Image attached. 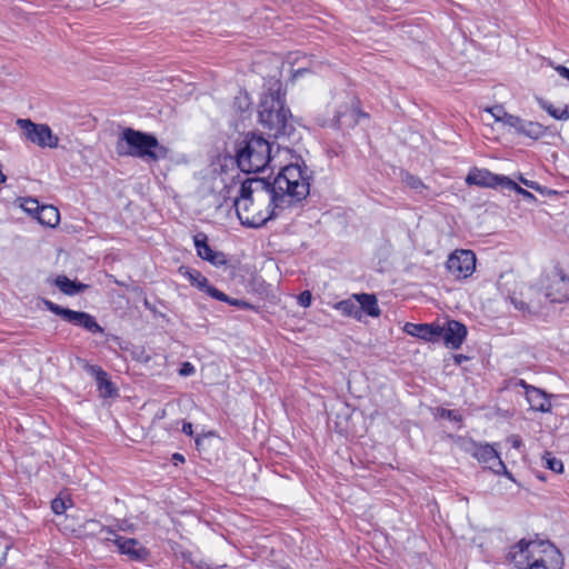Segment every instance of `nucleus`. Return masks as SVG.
Masks as SVG:
<instances>
[{
  "instance_id": "nucleus-1",
  "label": "nucleus",
  "mask_w": 569,
  "mask_h": 569,
  "mask_svg": "<svg viewBox=\"0 0 569 569\" xmlns=\"http://www.w3.org/2000/svg\"><path fill=\"white\" fill-rule=\"evenodd\" d=\"M233 204L240 222L252 228L263 226L278 214L277 210L284 208L281 198L270 189V182L260 178L243 181Z\"/></svg>"
},
{
  "instance_id": "nucleus-2",
  "label": "nucleus",
  "mask_w": 569,
  "mask_h": 569,
  "mask_svg": "<svg viewBox=\"0 0 569 569\" xmlns=\"http://www.w3.org/2000/svg\"><path fill=\"white\" fill-rule=\"evenodd\" d=\"M116 152L121 157H134L146 162H158L168 157L169 149L160 144L151 133L126 128L116 143Z\"/></svg>"
},
{
  "instance_id": "nucleus-3",
  "label": "nucleus",
  "mask_w": 569,
  "mask_h": 569,
  "mask_svg": "<svg viewBox=\"0 0 569 569\" xmlns=\"http://www.w3.org/2000/svg\"><path fill=\"white\" fill-rule=\"evenodd\" d=\"M309 174L303 164H288L281 169L278 176L270 183L273 194L281 198V203L286 207L293 202L305 199L310 191Z\"/></svg>"
},
{
  "instance_id": "nucleus-4",
  "label": "nucleus",
  "mask_w": 569,
  "mask_h": 569,
  "mask_svg": "<svg viewBox=\"0 0 569 569\" xmlns=\"http://www.w3.org/2000/svg\"><path fill=\"white\" fill-rule=\"evenodd\" d=\"M259 120L274 138L290 137L293 132L291 113L284 106L280 88L269 90L260 101Z\"/></svg>"
},
{
  "instance_id": "nucleus-5",
  "label": "nucleus",
  "mask_w": 569,
  "mask_h": 569,
  "mask_svg": "<svg viewBox=\"0 0 569 569\" xmlns=\"http://www.w3.org/2000/svg\"><path fill=\"white\" fill-rule=\"evenodd\" d=\"M237 164L243 172H260L272 160L271 143L260 134H247L237 149Z\"/></svg>"
},
{
  "instance_id": "nucleus-6",
  "label": "nucleus",
  "mask_w": 569,
  "mask_h": 569,
  "mask_svg": "<svg viewBox=\"0 0 569 569\" xmlns=\"http://www.w3.org/2000/svg\"><path fill=\"white\" fill-rule=\"evenodd\" d=\"M541 287L545 289V298L551 302H565L569 299V277L559 268L553 267L540 279Z\"/></svg>"
},
{
  "instance_id": "nucleus-7",
  "label": "nucleus",
  "mask_w": 569,
  "mask_h": 569,
  "mask_svg": "<svg viewBox=\"0 0 569 569\" xmlns=\"http://www.w3.org/2000/svg\"><path fill=\"white\" fill-rule=\"evenodd\" d=\"M43 305L49 311L61 317L69 323L83 328L91 333H103V328L97 322L96 318L88 312L63 308L50 300H43Z\"/></svg>"
},
{
  "instance_id": "nucleus-8",
  "label": "nucleus",
  "mask_w": 569,
  "mask_h": 569,
  "mask_svg": "<svg viewBox=\"0 0 569 569\" xmlns=\"http://www.w3.org/2000/svg\"><path fill=\"white\" fill-rule=\"evenodd\" d=\"M16 123L29 142L40 148L58 147L59 138L52 133L48 124L34 123L30 119H18Z\"/></svg>"
},
{
  "instance_id": "nucleus-9",
  "label": "nucleus",
  "mask_w": 569,
  "mask_h": 569,
  "mask_svg": "<svg viewBox=\"0 0 569 569\" xmlns=\"http://www.w3.org/2000/svg\"><path fill=\"white\" fill-rule=\"evenodd\" d=\"M470 452L480 463L485 465L493 473L503 475L515 481L512 473L508 471L493 446L489 443H472Z\"/></svg>"
},
{
  "instance_id": "nucleus-10",
  "label": "nucleus",
  "mask_w": 569,
  "mask_h": 569,
  "mask_svg": "<svg viewBox=\"0 0 569 569\" xmlns=\"http://www.w3.org/2000/svg\"><path fill=\"white\" fill-rule=\"evenodd\" d=\"M446 266L456 279H466L476 269V256L471 250H456L449 256Z\"/></svg>"
},
{
  "instance_id": "nucleus-11",
  "label": "nucleus",
  "mask_w": 569,
  "mask_h": 569,
  "mask_svg": "<svg viewBox=\"0 0 569 569\" xmlns=\"http://www.w3.org/2000/svg\"><path fill=\"white\" fill-rule=\"evenodd\" d=\"M538 542L536 540H520L510 548L508 559L517 569H532L531 563L538 556Z\"/></svg>"
},
{
  "instance_id": "nucleus-12",
  "label": "nucleus",
  "mask_w": 569,
  "mask_h": 569,
  "mask_svg": "<svg viewBox=\"0 0 569 569\" xmlns=\"http://www.w3.org/2000/svg\"><path fill=\"white\" fill-rule=\"evenodd\" d=\"M545 299V293H541L540 289L535 286H526L519 296L510 297L515 308L523 313L539 311L543 306Z\"/></svg>"
},
{
  "instance_id": "nucleus-13",
  "label": "nucleus",
  "mask_w": 569,
  "mask_h": 569,
  "mask_svg": "<svg viewBox=\"0 0 569 569\" xmlns=\"http://www.w3.org/2000/svg\"><path fill=\"white\" fill-rule=\"evenodd\" d=\"M531 566L532 569H562L563 558L552 543L539 541L538 556H536Z\"/></svg>"
},
{
  "instance_id": "nucleus-14",
  "label": "nucleus",
  "mask_w": 569,
  "mask_h": 569,
  "mask_svg": "<svg viewBox=\"0 0 569 569\" xmlns=\"http://www.w3.org/2000/svg\"><path fill=\"white\" fill-rule=\"evenodd\" d=\"M466 183L481 188H503L505 184L512 186L509 177L496 174L488 169L472 168L466 177Z\"/></svg>"
},
{
  "instance_id": "nucleus-15",
  "label": "nucleus",
  "mask_w": 569,
  "mask_h": 569,
  "mask_svg": "<svg viewBox=\"0 0 569 569\" xmlns=\"http://www.w3.org/2000/svg\"><path fill=\"white\" fill-rule=\"evenodd\" d=\"M438 331V341L443 340L452 349L460 348L467 336L466 326L456 320H449L445 326L439 325Z\"/></svg>"
},
{
  "instance_id": "nucleus-16",
  "label": "nucleus",
  "mask_w": 569,
  "mask_h": 569,
  "mask_svg": "<svg viewBox=\"0 0 569 569\" xmlns=\"http://www.w3.org/2000/svg\"><path fill=\"white\" fill-rule=\"evenodd\" d=\"M193 243L199 258L210 262L216 267H220L227 263V259L223 252L214 251L208 244V237L203 232H198L193 236Z\"/></svg>"
},
{
  "instance_id": "nucleus-17",
  "label": "nucleus",
  "mask_w": 569,
  "mask_h": 569,
  "mask_svg": "<svg viewBox=\"0 0 569 569\" xmlns=\"http://www.w3.org/2000/svg\"><path fill=\"white\" fill-rule=\"evenodd\" d=\"M112 541L118 547L119 551L128 556L134 561H144L149 557V551L138 540L132 538L120 537L116 533Z\"/></svg>"
},
{
  "instance_id": "nucleus-18",
  "label": "nucleus",
  "mask_w": 569,
  "mask_h": 569,
  "mask_svg": "<svg viewBox=\"0 0 569 569\" xmlns=\"http://www.w3.org/2000/svg\"><path fill=\"white\" fill-rule=\"evenodd\" d=\"M439 325L436 323H412L407 322L403 326V331L407 335L423 339L426 341H438Z\"/></svg>"
},
{
  "instance_id": "nucleus-19",
  "label": "nucleus",
  "mask_w": 569,
  "mask_h": 569,
  "mask_svg": "<svg viewBox=\"0 0 569 569\" xmlns=\"http://www.w3.org/2000/svg\"><path fill=\"white\" fill-rule=\"evenodd\" d=\"M87 371L96 379L100 396L112 397L117 393L113 383L109 380L107 372L99 366H88Z\"/></svg>"
},
{
  "instance_id": "nucleus-20",
  "label": "nucleus",
  "mask_w": 569,
  "mask_h": 569,
  "mask_svg": "<svg viewBox=\"0 0 569 569\" xmlns=\"http://www.w3.org/2000/svg\"><path fill=\"white\" fill-rule=\"evenodd\" d=\"M526 396L531 409L541 412L550 410L551 402L542 390L536 387H530L527 389Z\"/></svg>"
},
{
  "instance_id": "nucleus-21",
  "label": "nucleus",
  "mask_w": 569,
  "mask_h": 569,
  "mask_svg": "<svg viewBox=\"0 0 569 569\" xmlns=\"http://www.w3.org/2000/svg\"><path fill=\"white\" fill-rule=\"evenodd\" d=\"M106 532L104 539L112 540L116 532L110 528L104 527L102 523L94 519H89L83 522L80 530L81 537H92Z\"/></svg>"
},
{
  "instance_id": "nucleus-22",
  "label": "nucleus",
  "mask_w": 569,
  "mask_h": 569,
  "mask_svg": "<svg viewBox=\"0 0 569 569\" xmlns=\"http://www.w3.org/2000/svg\"><path fill=\"white\" fill-rule=\"evenodd\" d=\"M353 298L357 300L359 308H361V313L366 312L370 317H378L380 315L378 301L373 295L360 293L353 295Z\"/></svg>"
},
{
  "instance_id": "nucleus-23",
  "label": "nucleus",
  "mask_w": 569,
  "mask_h": 569,
  "mask_svg": "<svg viewBox=\"0 0 569 569\" xmlns=\"http://www.w3.org/2000/svg\"><path fill=\"white\" fill-rule=\"evenodd\" d=\"M54 284L59 288L61 292L68 296L77 295L88 288L87 284L77 282L74 280H70L66 276H58L54 279Z\"/></svg>"
},
{
  "instance_id": "nucleus-24",
  "label": "nucleus",
  "mask_w": 569,
  "mask_h": 569,
  "mask_svg": "<svg viewBox=\"0 0 569 569\" xmlns=\"http://www.w3.org/2000/svg\"><path fill=\"white\" fill-rule=\"evenodd\" d=\"M37 220L48 227H56L60 221V213L53 206H41Z\"/></svg>"
},
{
  "instance_id": "nucleus-25",
  "label": "nucleus",
  "mask_w": 569,
  "mask_h": 569,
  "mask_svg": "<svg viewBox=\"0 0 569 569\" xmlns=\"http://www.w3.org/2000/svg\"><path fill=\"white\" fill-rule=\"evenodd\" d=\"M333 308L340 311L343 316L352 317L357 320L361 319V308H359L358 302L353 297L337 302Z\"/></svg>"
},
{
  "instance_id": "nucleus-26",
  "label": "nucleus",
  "mask_w": 569,
  "mask_h": 569,
  "mask_svg": "<svg viewBox=\"0 0 569 569\" xmlns=\"http://www.w3.org/2000/svg\"><path fill=\"white\" fill-rule=\"evenodd\" d=\"M545 133L546 128L539 122L526 121L522 119L521 127H519V134L536 140L543 137Z\"/></svg>"
},
{
  "instance_id": "nucleus-27",
  "label": "nucleus",
  "mask_w": 569,
  "mask_h": 569,
  "mask_svg": "<svg viewBox=\"0 0 569 569\" xmlns=\"http://www.w3.org/2000/svg\"><path fill=\"white\" fill-rule=\"evenodd\" d=\"M361 113L355 107H346L345 111H337L335 120L339 127H351L358 122V117Z\"/></svg>"
},
{
  "instance_id": "nucleus-28",
  "label": "nucleus",
  "mask_w": 569,
  "mask_h": 569,
  "mask_svg": "<svg viewBox=\"0 0 569 569\" xmlns=\"http://www.w3.org/2000/svg\"><path fill=\"white\" fill-rule=\"evenodd\" d=\"M179 272L184 276L192 286L198 287L201 290H204L208 287V279L202 276V273L196 269H190L187 267H181Z\"/></svg>"
},
{
  "instance_id": "nucleus-29",
  "label": "nucleus",
  "mask_w": 569,
  "mask_h": 569,
  "mask_svg": "<svg viewBox=\"0 0 569 569\" xmlns=\"http://www.w3.org/2000/svg\"><path fill=\"white\" fill-rule=\"evenodd\" d=\"M541 108L547 111L552 118L557 120H568L569 119V108L565 106L562 109L553 107V104L548 103L546 101H540Z\"/></svg>"
},
{
  "instance_id": "nucleus-30",
  "label": "nucleus",
  "mask_w": 569,
  "mask_h": 569,
  "mask_svg": "<svg viewBox=\"0 0 569 569\" xmlns=\"http://www.w3.org/2000/svg\"><path fill=\"white\" fill-rule=\"evenodd\" d=\"M18 201L20 202L19 206L23 211L37 218V216L39 214V210L41 208L37 199L19 198Z\"/></svg>"
},
{
  "instance_id": "nucleus-31",
  "label": "nucleus",
  "mask_w": 569,
  "mask_h": 569,
  "mask_svg": "<svg viewBox=\"0 0 569 569\" xmlns=\"http://www.w3.org/2000/svg\"><path fill=\"white\" fill-rule=\"evenodd\" d=\"M545 461V467L557 472L561 473L563 471V463L560 459L553 457L550 452H546L542 457Z\"/></svg>"
},
{
  "instance_id": "nucleus-32",
  "label": "nucleus",
  "mask_w": 569,
  "mask_h": 569,
  "mask_svg": "<svg viewBox=\"0 0 569 569\" xmlns=\"http://www.w3.org/2000/svg\"><path fill=\"white\" fill-rule=\"evenodd\" d=\"M509 182L512 184V186H509V184H505L502 189H507V190H513L516 191L518 194L522 196L523 199L528 200V201H535L536 200V197L527 191L526 189L521 188L520 186H518L513 180H511L509 178Z\"/></svg>"
},
{
  "instance_id": "nucleus-33",
  "label": "nucleus",
  "mask_w": 569,
  "mask_h": 569,
  "mask_svg": "<svg viewBox=\"0 0 569 569\" xmlns=\"http://www.w3.org/2000/svg\"><path fill=\"white\" fill-rule=\"evenodd\" d=\"M204 290H206V292L210 297H212V298H214V299H217L219 301H226V302H229L231 305H239L238 301H231L226 293H223L222 291L218 290L217 288L210 286L209 283H208V287H206Z\"/></svg>"
},
{
  "instance_id": "nucleus-34",
  "label": "nucleus",
  "mask_w": 569,
  "mask_h": 569,
  "mask_svg": "<svg viewBox=\"0 0 569 569\" xmlns=\"http://www.w3.org/2000/svg\"><path fill=\"white\" fill-rule=\"evenodd\" d=\"M403 182L406 183V186L413 190H421L425 188V184L421 181V179L410 173H406L403 176Z\"/></svg>"
},
{
  "instance_id": "nucleus-35",
  "label": "nucleus",
  "mask_w": 569,
  "mask_h": 569,
  "mask_svg": "<svg viewBox=\"0 0 569 569\" xmlns=\"http://www.w3.org/2000/svg\"><path fill=\"white\" fill-rule=\"evenodd\" d=\"M51 509L56 515H61L67 509V503L62 498H54L51 502Z\"/></svg>"
},
{
  "instance_id": "nucleus-36",
  "label": "nucleus",
  "mask_w": 569,
  "mask_h": 569,
  "mask_svg": "<svg viewBox=\"0 0 569 569\" xmlns=\"http://www.w3.org/2000/svg\"><path fill=\"white\" fill-rule=\"evenodd\" d=\"M486 111L489 112L497 122H499L502 118V114L506 113V110L502 106H493L491 108H487Z\"/></svg>"
},
{
  "instance_id": "nucleus-37",
  "label": "nucleus",
  "mask_w": 569,
  "mask_h": 569,
  "mask_svg": "<svg viewBox=\"0 0 569 569\" xmlns=\"http://www.w3.org/2000/svg\"><path fill=\"white\" fill-rule=\"evenodd\" d=\"M312 296L310 291H303L298 297V302L302 307H309L311 305Z\"/></svg>"
},
{
  "instance_id": "nucleus-38",
  "label": "nucleus",
  "mask_w": 569,
  "mask_h": 569,
  "mask_svg": "<svg viewBox=\"0 0 569 569\" xmlns=\"http://www.w3.org/2000/svg\"><path fill=\"white\" fill-rule=\"evenodd\" d=\"M180 376L188 377L194 373V367L190 362H183L180 370Z\"/></svg>"
},
{
  "instance_id": "nucleus-39",
  "label": "nucleus",
  "mask_w": 569,
  "mask_h": 569,
  "mask_svg": "<svg viewBox=\"0 0 569 569\" xmlns=\"http://www.w3.org/2000/svg\"><path fill=\"white\" fill-rule=\"evenodd\" d=\"M550 64L559 73V76H561L562 78H565L569 81V69L567 67L561 66V64L553 66V63H551V62H550Z\"/></svg>"
},
{
  "instance_id": "nucleus-40",
  "label": "nucleus",
  "mask_w": 569,
  "mask_h": 569,
  "mask_svg": "<svg viewBox=\"0 0 569 569\" xmlns=\"http://www.w3.org/2000/svg\"><path fill=\"white\" fill-rule=\"evenodd\" d=\"M508 441L511 443V446L516 449H519L522 446V440L519 436L512 435L508 438Z\"/></svg>"
},
{
  "instance_id": "nucleus-41",
  "label": "nucleus",
  "mask_w": 569,
  "mask_h": 569,
  "mask_svg": "<svg viewBox=\"0 0 569 569\" xmlns=\"http://www.w3.org/2000/svg\"><path fill=\"white\" fill-rule=\"evenodd\" d=\"M521 118L515 116V121L510 120L507 127L515 129V131L519 134V127H521Z\"/></svg>"
},
{
  "instance_id": "nucleus-42",
  "label": "nucleus",
  "mask_w": 569,
  "mask_h": 569,
  "mask_svg": "<svg viewBox=\"0 0 569 569\" xmlns=\"http://www.w3.org/2000/svg\"><path fill=\"white\" fill-rule=\"evenodd\" d=\"M520 181H521L525 186H527L528 188H530V189L538 190V191L540 190V186H539L537 182H535V181L527 180V179H525V178H522V177H520Z\"/></svg>"
},
{
  "instance_id": "nucleus-43",
  "label": "nucleus",
  "mask_w": 569,
  "mask_h": 569,
  "mask_svg": "<svg viewBox=\"0 0 569 569\" xmlns=\"http://www.w3.org/2000/svg\"><path fill=\"white\" fill-rule=\"evenodd\" d=\"M510 120L515 121V116L506 111V113L502 114V118L499 122H501L503 126H508Z\"/></svg>"
},
{
  "instance_id": "nucleus-44",
  "label": "nucleus",
  "mask_w": 569,
  "mask_h": 569,
  "mask_svg": "<svg viewBox=\"0 0 569 569\" xmlns=\"http://www.w3.org/2000/svg\"><path fill=\"white\" fill-rule=\"evenodd\" d=\"M182 432L188 435V436H192L193 433V430H192V423L190 422H184L182 425Z\"/></svg>"
},
{
  "instance_id": "nucleus-45",
  "label": "nucleus",
  "mask_w": 569,
  "mask_h": 569,
  "mask_svg": "<svg viewBox=\"0 0 569 569\" xmlns=\"http://www.w3.org/2000/svg\"><path fill=\"white\" fill-rule=\"evenodd\" d=\"M172 460L174 461V463H177L178 461L183 462L184 457L181 453L176 452L172 455Z\"/></svg>"
},
{
  "instance_id": "nucleus-46",
  "label": "nucleus",
  "mask_w": 569,
  "mask_h": 569,
  "mask_svg": "<svg viewBox=\"0 0 569 569\" xmlns=\"http://www.w3.org/2000/svg\"><path fill=\"white\" fill-rule=\"evenodd\" d=\"M305 71H307V68H305V67H300V68H298L297 70H295L293 76H295V77H297V76H301Z\"/></svg>"
},
{
  "instance_id": "nucleus-47",
  "label": "nucleus",
  "mask_w": 569,
  "mask_h": 569,
  "mask_svg": "<svg viewBox=\"0 0 569 569\" xmlns=\"http://www.w3.org/2000/svg\"><path fill=\"white\" fill-rule=\"evenodd\" d=\"M462 358H463L462 356H457V357H456V361H457L458 363H460V361L462 360Z\"/></svg>"
}]
</instances>
